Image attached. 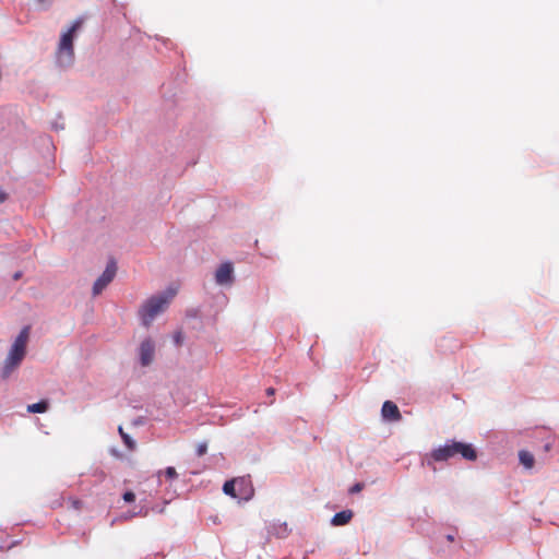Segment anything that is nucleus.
<instances>
[{
  "label": "nucleus",
  "instance_id": "f257e3e1",
  "mask_svg": "<svg viewBox=\"0 0 559 559\" xmlns=\"http://www.w3.org/2000/svg\"><path fill=\"white\" fill-rule=\"evenodd\" d=\"M29 337V328L25 326L21 330L14 340L2 367L0 368V378L7 380L20 367L26 355V346Z\"/></svg>",
  "mask_w": 559,
  "mask_h": 559
},
{
  "label": "nucleus",
  "instance_id": "f03ea898",
  "mask_svg": "<svg viewBox=\"0 0 559 559\" xmlns=\"http://www.w3.org/2000/svg\"><path fill=\"white\" fill-rule=\"evenodd\" d=\"M456 455H461L467 461H475L477 459V452L472 444L454 440L447 442L430 453V457L436 462L448 461Z\"/></svg>",
  "mask_w": 559,
  "mask_h": 559
},
{
  "label": "nucleus",
  "instance_id": "7ed1b4c3",
  "mask_svg": "<svg viewBox=\"0 0 559 559\" xmlns=\"http://www.w3.org/2000/svg\"><path fill=\"white\" fill-rule=\"evenodd\" d=\"M175 295L176 290L173 289L148 298L139 310L143 325L146 328L150 326L156 316L167 308Z\"/></svg>",
  "mask_w": 559,
  "mask_h": 559
},
{
  "label": "nucleus",
  "instance_id": "20e7f679",
  "mask_svg": "<svg viewBox=\"0 0 559 559\" xmlns=\"http://www.w3.org/2000/svg\"><path fill=\"white\" fill-rule=\"evenodd\" d=\"M81 25L82 20H76L72 26L61 35L57 49V61L60 66H69L72 63L74 58V33L81 27Z\"/></svg>",
  "mask_w": 559,
  "mask_h": 559
},
{
  "label": "nucleus",
  "instance_id": "39448f33",
  "mask_svg": "<svg viewBox=\"0 0 559 559\" xmlns=\"http://www.w3.org/2000/svg\"><path fill=\"white\" fill-rule=\"evenodd\" d=\"M117 272V265L115 261H110L103 274L96 280L93 286L94 296L99 295L107 285L114 280Z\"/></svg>",
  "mask_w": 559,
  "mask_h": 559
},
{
  "label": "nucleus",
  "instance_id": "423d86ee",
  "mask_svg": "<svg viewBox=\"0 0 559 559\" xmlns=\"http://www.w3.org/2000/svg\"><path fill=\"white\" fill-rule=\"evenodd\" d=\"M237 488V499L239 501H248L254 495V488L250 476H241L235 478Z\"/></svg>",
  "mask_w": 559,
  "mask_h": 559
},
{
  "label": "nucleus",
  "instance_id": "0eeeda50",
  "mask_svg": "<svg viewBox=\"0 0 559 559\" xmlns=\"http://www.w3.org/2000/svg\"><path fill=\"white\" fill-rule=\"evenodd\" d=\"M233 264L230 262H225L219 265L215 273V281L219 285H226L233 283Z\"/></svg>",
  "mask_w": 559,
  "mask_h": 559
},
{
  "label": "nucleus",
  "instance_id": "6e6552de",
  "mask_svg": "<svg viewBox=\"0 0 559 559\" xmlns=\"http://www.w3.org/2000/svg\"><path fill=\"white\" fill-rule=\"evenodd\" d=\"M155 354V345L152 340L147 338L141 343L140 346V360L142 366L152 364Z\"/></svg>",
  "mask_w": 559,
  "mask_h": 559
},
{
  "label": "nucleus",
  "instance_id": "1a4fd4ad",
  "mask_svg": "<svg viewBox=\"0 0 559 559\" xmlns=\"http://www.w3.org/2000/svg\"><path fill=\"white\" fill-rule=\"evenodd\" d=\"M382 417L390 421H399L402 416L396 404L391 401H385L381 409Z\"/></svg>",
  "mask_w": 559,
  "mask_h": 559
},
{
  "label": "nucleus",
  "instance_id": "9d476101",
  "mask_svg": "<svg viewBox=\"0 0 559 559\" xmlns=\"http://www.w3.org/2000/svg\"><path fill=\"white\" fill-rule=\"evenodd\" d=\"M353 518V512L350 510H344V511H341V512H337L333 518H332V525L334 526H342V525H345L347 524Z\"/></svg>",
  "mask_w": 559,
  "mask_h": 559
},
{
  "label": "nucleus",
  "instance_id": "9b49d317",
  "mask_svg": "<svg viewBox=\"0 0 559 559\" xmlns=\"http://www.w3.org/2000/svg\"><path fill=\"white\" fill-rule=\"evenodd\" d=\"M519 459L521 464L526 468H532L534 466V455L525 450L520 451Z\"/></svg>",
  "mask_w": 559,
  "mask_h": 559
},
{
  "label": "nucleus",
  "instance_id": "f8f14e48",
  "mask_svg": "<svg viewBox=\"0 0 559 559\" xmlns=\"http://www.w3.org/2000/svg\"><path fill=\"white\" fill-rule=\"evenodd\" d=\"M49 404L46 400H43L38 403L29 404L27 406L28 413H45L48 411Z\"/></svg>",
  "mask_w": 559,
  "mask_h": 559
},
{
  "label": "nucleus",
  "instance_id": "ddd939ff",
  "mask_svg": "<svg viewBox=\"0 0 559 559\" xmlns=\"http://www.w3.org/2000/svg\"><path fill=\"white\" fill-rule=\"evenodd\" d=\"M223 491L225 495L230 496L237 499V488L235 478L231 480H227L223 486Z\"/></svg>",
  "mask_w": 559,
  "mask_h": 559
},
{
  "label": "nucleus",
  "instance_id": "4468645a",
  "mask_svg": "<svg viewBox=\"0 0 559 559\" xmlns=\"http://www.w3.org/2000/svg\"><path fill=\"white\" fill-rule=\"evenodd\" d=\"M118 431H119V435L121 436V439H122L123 443L126 444V447L131 451L134 450L135 442L131 439V437L128 433H126L123 431L121 426L118 428Z\"/></svg>",
  "mask_w": 559,
  "mask_h": 559
},
{
  "label": "nucleus",
  "instance_id": "2eb2a0df",
  "mask_svg": "<svg viewBox=\"0 0 559 559\" xmlns=\"http://www.w3.org/2000/svg\"><path fill=\"white\" fill-rule=\"evenodd\" d=\"M162 473H164L166 478L170 480L176 479L178 477V474L175 467L173 466L167 467L164 472H158V475H160Z\"/></svg>",
  "mask_w": 559,
  "mask_h": 559
},
{
  "label": "nucleus",
  "instance_id": "dca6fc26",
  "mask_svg": "<svg viewBox=\"0 0 559 559\" xmlns=\"http://www.w3.org/2000/svg\"><path fill=\"white\" fill-rule=\"evenodd\" d=\"M207 451V443L206 442H202V443H199L198 447H197V455L198 456H203Z\"/></svg>",
  "mask_w": 559,
  "mask_h": 559
},
{
  "label": "nucleus",
  "instance_id": "f3484780",
  "mask_svg": "<svg viewBox=\"0 0 559 559\" xmlns=\"http://www.w3.org/2000/svg\"><path fill=\"white\" fill-rule=\"evenodd\" d=\"M69 503L75 510H80L82 508V501L78 498H70Z\"/></svg>",
  "mask_w": 559,
  "mask_h": 559
},
{
  "label": "nucleus",
  "instance_id": "a211bd4d",
  "mask_svg": "<svg viewBox=\"0 0 559 559\" xmlns=\"http://www.w3.org/2000/svg\"><path fill=\"white\" fill-rule=\"evenodd\" d=\"M174 342L177 346H180L183 342V334L181 331H178L174 334Z\"/></svg>",
  "mask_w": 559,
  "mask_h": 559
},
{
  "label": "nucleus",
  "instance_id": "6ab92c4d",
  "mask_svg": "<svg viewBox=\"0 0 559 559\" xmlns=\"http://www.w3.org/2000/svg\"><path fill=\"white\" fill-rule=\"evenodd\" d=\"M123 500L126 502H133L135 500V495L132 491H127L123 493Z\"/></svg>",
  "mask_w": 559,
  "mask_h": 559
},
{
  "label": "nucleus",
  "instance_id": "aec40b11",
  "mask_svg": "<svg viewBox=\"0 0 559 559\" xmlns=\"http://www.w3.org/2000/svg\"><path fill=\"white\" fill-rule=\"evenodd\" d=\"M364 488V485L360 484V483H357L355 484L352 488H350V492L354 493V492H359L360 490H362Z\"/></svg>",
  "mask_w": 559,
  "mask_h": 559
},
{
  "label": "nucleus",
  "instance_id": "412c9836",
  "mask_svg": "<svg viewBox=\"0 0 559 559\" xmlns=\"http://www.w3.org/2000/svg\"><path fill=\"white\" fill-rule=\"evenodd\" d=\"M265 393L269 396H273L275 394V389L274 388H267Z\"/></svg>",
  "mask_w": 559,
  "mask_h": 559
},
{
  "label": "nucleus",
  "instance_id": "4be33fe9",
  "mask_svg": "<svg viewBox=\"0 0 559 559\" xmlns=\"http://www.w3.org/2000/svg\"><path fill=\"white\" fill-rule=\"evenodd\" d=\"M7 199V194L2 191H0V203L4 202Z\"/></svg>",
  "mask_w": 559,
  "mask_h": 559
},
{
  "label": "nucleus",
  "instance_id": "5701e85b",
  "mask_svg": "<svg viewBox=\"0 0 559 559\" xmlns=\"http://www.w3.org/2000/svg\"><path fill=\"white\" fill-rule=\"evenodd\" d=\"M20 276H21V274H20V273H16V274L14 275V280L20 278Z\"/></svg>",
  "mask_w": 559,
  "mask_h": 559
},
{
  "label": "nucleus",
  "instance_id": "b1692460",
  "mask_svg": "<svg viewBox=\"0 0 559 559\" xmlns=\"http://www.w3.org/2000/svg\"><path fill=\"white\" fill-rule=\"evenodd\" d=\"M448 539L452 542L453 537L451 535H448Z\"/></svg>",
  "mask_w": 559,
  "mask_h": 559
}]
</instances>
